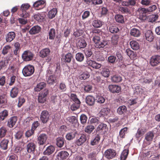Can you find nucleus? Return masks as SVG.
<instances>
[{"mask_svg":"<svg viewBox=\"0 0 160 160\" xmlns=\"http://www.w3.org/2000/svg\"><path fill=\"white\" fill-rule=\"evenodd\" d=\"M107 125L103 123L99 124L97 128L96 131L102 134H105L107 130Z\"/></svg>","mask_w":160,"mask_h":160,"instance_id":"9","label":"nucleus"},{"mask_svg":"<svg viewBox=\"0 0 160 160\" xmlns=\"http://www.w3.org/2000/svg\"><path fill=\"white\" fill-rule=\"evenodd\" d=\"M94 128V126L92 125L87 126L85 128V131L88 133H90Z\"/></svg>","mask_w":160,"mask_h":160,"instance_id":"53","label":"nucleus"},{"mask_svg":"<svg viewBox=\"0 0 160 160\" xmlns=\"http://www.w3.org/2000/svg\"><path fill=\"white\" fill-rule=\"evenodd\" d=\"M7 132L6 128L2 127L0 128V138L4 137Z\"/></svg>","mask_w":160,"mask_h":160,"instance_id":"50","label":"nucleus"},{"mask_svg":"<svg viewBox=\"0 0 160 160\" xmlns=\"http://www.w3.org/2000/svg\"><path fill=\"white\" fill-rule=\"evenodd\" d=\"M108 42L107 40H100L95 45V46L97 48H103L108 44Z\"/></svg>","mask_w":160,"mask_h":160,"instance_id":"23","label":"nucleus"},{"mask_svg":"<svg viewBox=\"0 0 160 160\" xmlns=\"http://www.w3.org/2000/svg\"><path fill=\"white\" fill-rule=\"evenodd\" d=\"M160 63V56L156 55L152 56L150 60V64L152 67L158 65Z\"/></svg>","mask_w":160,"mask_h":160,"instance_id":"5","label":"nucleus"},{"mask_svg":"<svg viewBox=\"0 0 160 160\" xmlns=\"http://www.w3.org/2000/svg\"><path fill=\"white\" fill-rule=\"evenodd\" d=\"M127 110V107L124 105L120 106L117 110V112L119 114L122 115L126 112Z\"/></svg>","mask_w":160,"mask_h":160,"instance_id":"35","label":"nucleus"},{"mask_svg":"<svg viewBox=\"0 0 160 160\" xmlns=\"http://www.w3.org/2000/svg\"><path fill=\"white\" fill-rule=\"evenodd\" d=\"M100 139V137L98 135H97L91 141V145L92 146L98 144Z\"/></svg>","mask_w":160,"mask_h":160,"instance_id":"41","label":"nucleus"},{"mask_svg":"<svg viewBox=\"0 0 160 160\" xmlns=\"http://www.w3.org/2000/svg\"><path fill=\"white\" fill-rule=\"evenodd\" d=\"M109 31L112 33L118 32L119 30V29L115 26H112L109 28Z\"/></svg>","mask_w":160,"mask_h":160,"instance_id":"63","label":"nucleus"},{"mask_svg":"<svg viewBox=\"0 0 160 160\" xmlns=\"http://www.w3.org/2000/svg\"><path fill=\"white\" fill-rule=\"evenodd\" d=\"M76 132H72L68 133L66 136V138L70 140L73 139L75 137Z\"/></svg>","mask_w":160,"mask_h":160,"instance_id":"42","label":"nucleus"},{"mask_svg":"<svg viewBox=\"0 0 160 160\" xmlns=\"http://www.w3.org/2000/svg\"><path fill=\"white\" fill-rule=\"evenodd\" d=\"M76 44L77 46L80 48H84L86 47L87 44L84 39L79 38L77 40Z\"/></svg>","mask_w":160,"mask_h":160,"instance_id":"16","label":"nucleus"},{"mask_svg":"<svg viewBox=\"0 0 160 160\" xmlns=\"http://www.w3.org/2000/svg\"><path fill=\"white\" fill-rule=\"evenodd\" d=\"M115 19L116 21L120 23H123L124 22L123 16L121 15L117 14L115 16Z\"/></svg>","mask_w":160,"mask_h":160,"instance_id":"39","label":"nucleus"},{"mask_svg":"<svg viewBox=\"0 0 160 160\" xmlns=\"http://www.w3.org/2000/svg\"><path fill=\"white\" fill-rule=\"evenodd\" d=\"M158 17L157 15H152L149 17V20L150 22H155L158 19Z\"/></svg>","mask_w":160,"mask_h":160,"instance_id":"64","label":"nucleus"},{"mask_svg":"<svg viewBox=\"0 0 160 160\" xmlns=\"http://www.w3.org/2000/svg\"><path fill=\"white\" fill-rule=\"evenodd\" d=\"M48 90L47 89H45L42 92L39 93L38 100L39 103H43L46 101V96L48 94Z\"/></svg>","mask_w":160,"mask_h":160,"instance_id":"4","label":"nucleus"},{"mask_svg":"<svg viewBox=\"0 0 160 160\" xmlns=\"http://www.w3.org/2000/svg\"><path fill=\"white\" fill-rule=\"evenodd\" d=\"M8 64V62L5 60H2L0 62V70L5 67Z\"/></svg>","mask_w":160,"mask_h":160,"instance_id":"59","label":"nucleus"},{"mask_svg":"<svg viewBox=\"0 0 160 160\" xmlns=\"http://www.w3.org/2000/svg\"><path fill=\"white\" fill-rule=\"evenodd\" d=\"M87 119V117L85 114H82L80 117V120L81 123L84 124L86 123Z\"/></svg>","mask_w":160,"mask_h":160,"instance_id":"62","label":"nucleus"},{"mask_svg":"<svg viewBox=\"0 0 160 160\" xmlns=\"http://www.w3.org/2000/svg\"><path fill=\"white\" fill-rule=\"evenodd\" d=\"M47 137L45 134H41L38 137V143L40 145H43L46 142Z\"/></svg>","mask_w":160,"mask_h":160,"instance_id":"18","label":"nucleus"},{"mask_svg":"<svg viewBox=\"0 0 160 160\" xmlns=\"http://www.w3.org/2000/svg\"><path fill=\"white\" fill-rule=\"evenodd\" d=\"M50 115L48 112L46 110L42 112L40 117V120L43 123H46L49 119Z\"/></svg>","mask_w":160,"mask_h":160,"instance_id":"6","label":"nucleus"},{"mask_svg":"<svg viewBox=\"0 0 160 160\" xmlns=\"http://www.w3.org/2000/svg\"><path fill=\"white\" fill-rule=\"evenodd\" d=\"M109 91L112 93H119L121 90L120 87L114 85H110L108 86Z\"/></svg>","mask_w":160,"mask_h":160,"instance_id":"14","label":"nucleus"},{"mask_svg":"<svg viewBox=\"0 0 160 160\" xmlns=\"http://www.w3.org/2000/svg\"><path fill=\"white\" fill-rule=\"evenodd\" d=\"M96 102L99 104L104 103L105 101V99L102 96H98L96 98Z\"/></svg>","mask_w":160,"mask_h":160,"instance_id":"57","label":"nucleus"},{"mask_svg":"<svg viewBox=\"0 0 160 160\" xmlns=\"http://www.w3.org/2000/svg\"><path fill=\"white\" fill-rule=\"evenodd\" d=\"M11 48V46L9 45H7L4 47L2 50V54L5 55L8 54Z\"/></svg>","mask_w":160,"mask_h":160,"instance_id":"45","label":"nucleus"},{"mask_svg":"<svg viewBox=\"0 0 160 160\" xmlns=\"http://www.w3.org/2000/svg\"><path fill=\"white\" fill-rule=\"evenodd\" d=\"M130 34L132 36L138 37L140 36L141 32L138 29L135 28H133L131 29Z\"/></svg>","mask_w":160,"mask_h":160,"instance_id":"21","label":"nucleus"},{"mask_svg":"<svg viewBox=\"0 0 160 160\" xmlns=\"http://www.w3.org/2000/svg\"><path fill=\"white\" fill-rule=\"evenodd\" d=\"M128 129L127 127H125L120 130L119 132V135L121 138H123L124 137L125 135L127 133Z\"/></svg>","mask_w":160,"mask_h":160,"instance_id":"52","label":"nucleus"},{"mask_svg":"<svg viewBox=\"0 0 160 160\" xmlns=\"http://www.w3.org/2000/svg\"><path fill=\"white\" fill-rule=\"evenodd\" d=\"M8 115V112L6 110H4L0 112V120L3 121Z\"/></svg>","mask_w":160,"mask_h":160,"instance_id":"33","label":"nucleus"},{"mask_svg":"<svg viewBox=\"0 0 160 160\" xmlns=\"http://www.w3.org/2000/svg\"><path fill=\"white\" fill-rule=\"evenodd\" d=\"M48 33L49 39L50 40L54 39L56 35L55 29L53 28L51 29L49 31Z\"/></svg>","mask_w":160,"mask_h":160,"instance_id":"44","label":"nucleus"},{"mask_svg":"<svg viewBox=\"0 0 160 160\" xmlns=\"http://www.w3.org/2000/svg\"><path fill=\"white\" fill-rule=\"evenodd\" d=\"M110 112V109L108 108H102L100 112V114L105 116L108 115Z\"/></svg>","mask_w":160,"mask_h":160,"instance_id":"47","label":"nucleus"},{"mask_svg":"<svg viewBox=\"0 0 160 160\" xmlns=\"http://www.w3.org/2000/svg\"><path fill=\"white\" fill-rule=\"evenodd\" d=\"M154 136V134L152 132H149L147 133L145 135L144 142L148 145L150 144Z\"/></svg>","mask_w":160,"mask_h":160,"instance_id":"8","label":"nucleus"},{"mask_svg":"<svg viewBox=\"0 0 160 160\" xmlns=\"http://www.w3.org/2000/svg\"><path fill=\"white\" fill-rule=\"evenodd\" d=\"M54 68L55 69L54 75H50L47 79V82L49 84H53L56 82V78L59 77L61 73L60 64L59 63H56L54 65Z\"/></svg>","mask_w":160,"mask_h":160,"instance_id":"1","label":"nucleus"},{"mask_svg":"<svg viewBox=\"0 0 160 160\" xmlns=\"http://www.w3.org/2000/svg\"><path fill=\"white\" fill-rule=\"evenodd\" d=\"M50 51L48 48H45L42 49L39 52V56L44 58L48 56L50 54Z\"/></svg>","mask_w":160,"mask_h":160,"instance_id":"19","label":"nucleus"},{"mask_svg":"<svg viewBox=\"0 0 160 160\" xmlns=\"http://www.w3.org/2000/svg\"><path fill=\"white\" fill-rule=\"evenodd\" d=\"M7 102V99L4 95H0V104H5Z\"/></svg>","mask_w":160,"mask_h":160,"instance_id":"61","label":"nucleus"},{"mask_svg":"<svg viewBox=\"0 0 160 160\" xmlns=\"http://www.w3.org/2000/svg\"><path fill=\"white\" fill-rule=\"evenodd\" d=\"M87 62L88 64L92 67L93 68L98 69L101 68L102 65L101 64L96 62L95 61L87 59Z\"/></svg>","mask_w":160,"mask_h":160,"instance_id":"12","label":"nucleus"},{"mask_svg":"<svg viewBox=\"0 0 160 160\" xmlns=\"http://www.w3.org/2000/svg\"><path fill=\"white\" fill-rule=\"evenodd\" d=\"M81 103H74L71 106V109L72 111H75L79 108Z\"/></svg>","mask_w":160,"mask_h":160,"instance_id":"58","label":"nucleus"},{"mask_svg":"<svg viewBox=\"0 0 160 160\" xmlns=\"http://www.w3.org/2000/svg\"><path fill=\"white\" fill-rule=\"evenodd\" d=\"M54 147L52 145H51L47 148L46 150L43 152V153L44 154L50 155L54 152Z\"/></svg>","mask_w":160,"mask_h":160,"instance_id":"30","label":"nucleus"},{"mask_svg":"<svg viewBox=\"0 0 160 160\" xmlns=\"http://www.w3.org/2000/svg\"><path fill=\"white\" fill-rule=\"evenodd\" d=\"M116 154V151L112 149H108L106 150L104 153L105 157L108 159H112Z\"/></svg>","mask_w":160,"mask_h":160,"instance_id":"7","label":"nucleus"},{"mask_svg":"<svg viewBox=\"0 0 160 160\" xmlns=\"http://www.w3.org/2000/svg\"><path fill=\"white\" fill-rule=\"evenodd\" d=\"M45 2L43 0H39L35 2L33 5L35 8H38L39 9L42 8V6L44 4Z\"/></svg>","mask_w":160,"mask_h":160,"instance_id":"37","label":"nucleus"},{"mask_svg":"<svg viewBox=\"0 0 160 160\" xmlns=\"http://www.w3.org/2000/svg\"><path fill=\"white\" fill-rule=\"evenodd\" d=\"M56 145L59 147H62L64 144V139L62 137H59L56 139Z\"/></svg>","mask_w":160,"mask_h":160,"instance_id":"31","label":"nucleus"},{"mask_svg":"<svg viewBox=\"0 0 160 160\" xmlns=\"http://www.w3.org/2000/svg\"><path fill=\"white\" fill-rule=\"evenodd\" d=\"M128 153V149H124L122 152L121 155V160H125L127 158Z\"/></svg>","mask_w":160,"mask_h":160,"instance_id":"46","label":"nucleus"},{"mask_svg":"<svg viewBox=\"0 0 160 160\" xmlns=\"http://www.w3.org/2000/svg\"><path fill=\"white\" fill-rule=\"evenodd\" d=\"M41 27L38 25L32 27L29 30V32L31 34H35L38 33L41 31Z\"/></svg>","mask_w":160,"mask_h":160,"instance_id":"20","label":"nucleus"},{"mask_svg":"<svg viewBox=\"0 0 160 160\" xmlns=\"http://www.w3.org/2000/svg\"><path fill=\"white\" fill-rule=\"evenodd\" d=\"M116 58L115 56L111 55L108 58V61L109 63L114 64L116 61Z\"/></svg>","mask_w":160,"mask_h":160,"instance_id":"60","label":"nucleus"},{"mask_svg":"<svg viewBox=\"0 0 160 160\" xmlns=\"http://www.w3.org/2000/svg\"><path fill=\"white\" fill-rule=\"evenodd\" d=\"M16 34L14 32H10L5 35V40L7 42H10L15 38Z\"/></svg>","mask_w":160,"mask_h":160,"instance_id":"11","label":"nucleus"},{"mask_svg":"<svg viewBox=\"0 0 160 160\" xmlns=\"http://www.w3.org/2000/svg\"><path fill=\"white\" fill-rule=\"evenodd\" d=\"M34 72V67L31 65L26 66L22 69V73L25 77H29L31 76Z\"/></svg>","mask_w":160,"mask_h":160,"instance_id":"2","label":"nucleus"},{"mask_svg":"<svg viewBox=\"0 0 160 160\" xmlns=\"http://www.w3.org/2000/svg\"><path fill=\"white\" fill-rule=\"evenodd\" d=\"M84 58V55L82 53L78 52L76 55V58L77 61L81 62L83 61Z\"/></svg>","mask_w":160,"mask_h":160,"instance_id":"43","label":"nucleus"},{"mask_svg":"<svg viewBox=\"0 0 160 160\" xmlns=\"http://www.w3.org/2000/svg\"><path fill=\"white\" fill-rule=\"evenodd\" d=\"M57 13V9L53 8L48 12V17L49 18H54Z\"/></svg>","mask_w":160,"mask_h":160,"instance_id":"40","label":"nucleus"},{"mask_svg":"<svg viewBox=\"0 0 160 160\" xmlns=\"http://www.w3.org/2000/svg\"><path fill=\"white\" fill-rule=\"evenodd\" d=\"M72 58L73 56L71 53H68L63 57L62 59L63 60H64L65 62L69 63L71 62Z\"/></svg>","mask_w":160,"mask_h":160,"instance_id":"28","label":"nucleus"},{"mask_svg":"<svg viewBox=\"0 0 160 160\" xmlns=\"http://www.w3.org/2000/svg\"><path fill=\"white\" fill-rule=\"evenodd\" d=\"M18 89L17 87H14L11 89L10 92V96L12 98L16 97L18 93Z\"/></svg>","mask_w":160,"mask_h":160,"instance_id":"24","label":"nucleus"},{"mask_svg":"<svg viewBox=\"0 0 160 160\" xmlns=\"http://www.w3.org/2000/svg\"><path fill=\"white\" fill-rule=\"evenodd\" d=\"M34 19L39 22H42L43 21V17L39 13L35 14L34 15Z\"/></svg>","mask_w":160,"mask_h":160,"instance_id":"48","label":"nucleus"},{"mask_svg":"<svg viewBox=\"0 0 160 160\" xmlns=\"http://www.w3.org/2000/svg\"><path fill=\"white\" fill-rule=\"evenodd\" d=\"M18 118L17 116H13L10 118L8 120L7 126L10 128H12L16 124Z\"/></svg>","mask_w":160,"mask_h":160,"instance_id":"10","label":"nucleus"},{"mask_svg":"<svg viewBox=\"0 0 160 160\" xmlns=\"http://www.w3.org/2000/svg\"><path fill=\"white\" fill-rule=\"evenodd\" d=\"M144 134L143 130L141 128H139L137 130V133L136 134V137L137 139L142 136Z\"/></svg>","mask_w":160,"mask_h":160,"instance_id":"54","label":"nucleus"},{"mask_svg":"<svg viewBox=\"0 0 160 160\" xmlns=\"http://www.w3.org/2000/svg\"><path fill=\"white\" fill-rule=\"evenodd\" d=\"M122 78L118 75H115L111 78L112 81L114 82H119L122 81Z\"/></svg>","mask_w":160,"mask_h":160,"instance_id":"34","label":"nucleus"},{"mask_svg":"<svg viewBox=\"0 0 160 160\" xmlns=\"http://www.w3.org/2000/svg\"><path fill=\"white\" fill-rule=\"evenodd\" d=\"M9 141L8 139H4L0 143V147L3 150L7 149Z\"/></svg>","mask_w":160,"mask_h":160,"instance_id":"32","label":"nucleus"},{"mask_svg":"<svg viewBox=\"0 0 160 160\" xmlns=\"http://www.w3.org/2000/svg\"><path fill=\"white\" fill-rule=\"evenodd\" d=\"M126 53L131 59H134L137 56L136 53L129 48L126 49Z\"/></svg>","mask_w":160,"mask_h":160,"instance_id":"29","label":"nucleus"},{"mask_svg":"<svg viewBox=\"0 0 160 160\" xmlns=\"http://www.w3.org/2000/svg\"><path fill=\"white\" fill-rule=\"evenodd\" d=\"M45 86V84L44 82H41L38 84L34 88V90L36 92H39Z\"/></svg>","mask_w":160,"mask_h":160,"instance_id":"36","label":"nucleus"},{"mask_svg":"<svg viewBox=\"0 0 160 160\" xmlns=\"http://www.w3.org/2000/svg\"><path fill=\"white\" fill-rule=\"evenodd\" d=\"M154 46L157 50H160V39L157 38L155 40Z\"/></svg>","mask_w":160,"mask_h":160,"instance_id":"56","label":"nucleus"},{"mask_svg":"<svg viewBox=\"0 0 160 160\" xmlns=\"http://www.w3.org/2000/svg\"><path fill=\"white\" fill-rule=\"evenodd\" d=\"M68 155L67 152L62 151L59 152L57 155V157L58 160L65 159L68 157Z\"/></svg>","mask_w":160,"mask_h":160,"instance_id":"15","label":"nucleus"},{"mask_svg":"<svg viewBox=\"0 0 160 160\" xmlns=\"http://www.w3.org/2000/svg\"><path fill=\"white\" fill-rule=\"evenodd\" d=\"M136 3V0H128L122 2V5L123 6L131 7L135 6Z\"/></svg>","mask_w":160,"mask_h":160,"instance_id":"17","label":"nucleus"},{"mask_svg":"<svg viewBox=\"0 0 160 160\" xmlns=\"http://www.w3.org/2000/svg\"><path fill=\"white\" fill-rule=\"evenodd\" d=\"M33 56V54L29 50L24 51L22 55V59L25 61H29L32 60Z\"/></svg>","mask_w":160,"mask_h":160,"instance_id":"3","label":"nucleus"},{"mask_svg":"<svg viewBox=\"0 0 160 160\" xmlns=\"http://www.w3.org/2000/svg\"><path fill=\"white\" fill-rule=\"evenodd\" d=\"M87 139L86 136L82 134L81 135L79 139L77 140L76 143L78 146H80Z\"/></svg>","mask_w":160,"mask_h":160,"instance_id":"26","label":"nucleus"},{"mask_svg":"<svg viewBox=\"0 0 160 160\" xmlns=\"http://www.w3.org/2000/svg\"><path fill=\"white\" fill-rule=\"evenodd\" d=\"M90 76L89 73L87 72H85L81 74L79 76V78L81 80H85L88 78Z\"/></svg>","mask_w":160,"mask_h":160,"instance_id":"51","label":"nucleus"},{"mask_svg":"<svg viewBox=\"0 0 160 160\" xmlns=\"http://www.w3.org/2000/svg\"><path fill=\"white\" fill-rule=\"evenodd\" d=\"M36 145L33 142H29L27 145V150L28 152H32L34 151Z\"/></svg>","mask_w":160,"mask_h":160,"instance_id":"22","label":"nucleus"},{"mask_svg":"<svg viewBox=\"0 0 160 160\" xmlns=\"http://www.w3.org/2000/svg\"><path fill=\"white\" fill-rule=\"evenodd\" d=\"M130 44L132 48L134 50H138L139 48V44L136 41L132 40L130 42Z\"/></svg>","mask_w":160,"mask_h":160,"instance_id":"27","label":"nucleus"},{"mask_svg":"<svg viewBox=\"0 0 160 160\" xmlns=\"http://www.w3.org/2000/svg\"><path fill=\"white\" fill-rule=\"evenodd\" d=\"M110 71L108 69L104 68L101 74L105 77H108L109 76Z\"/></svg>","mask_w":160,"mask_h":160,"instance_id":"49","label":"nucleus"},{"mask_svg":"<svg viewBox=\"0 0 160 160\" xmlns=\"http://www.w3.org/2000/svg\"><path fill=\"white\" fill-rule=\"evenodd\" d=\"M144 37L146 40L150 42L153 41L154 38L153 33L151 30H148L145 32Z\"/></svg>","mask_w":160,"mask_h":160,"instance_id":"13","label":"nucleus"},{"mask_svg":"<svg viewBox=\"0 0 160 160\" xmlns=\"http://www.w3.org/2000/svg\"><path fill=\"white\" fill-rule=\"evenodd\" d=\"M92 24L94 27L98 28L102 26V22L100 20L97 19L94 20Z\"/></svg>","mask_w":160,"mask_h":160,"instance_id":"38","label":"nucleus"},{"mask_svg":"<svg viewBox=\"0 0 160 160\" xmlns=\"http://www.w3.org/2000/svg\"><path fill=\"white\" fill-rule=\"evenodd\" d=\"M86 102L88 105L90 106H92L94 103V98L92 96H88L86 98Z\"/></svg>","mask_w":160,"mask_h":160,"instance_id":"25","label":"nucleus"},{"mask_svg":"<svg viewBox=\"0 0 160 160\" xmlns=\"http://www.w3.org/2000/svg\"><path fill=\"white\" fill-rule=\"evenodd\" d=\"M71 99L74 102V103H81V102L75 94H72L71 95Z\"/></svg>","mask_w":160,"mask_h":160,"instance_id":"55","label":"nucleus"}]
</instances>
